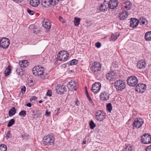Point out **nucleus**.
Wrapping results in <instances>:
<instances>
[{
  "mask_svg": "<svg viewBox=\"0 0 151 151\" xmlns=\"http://www.w3.org/2000/svg\"><path fill=\"white\" fill-rule=\"evenodd\" d=\"M127 12L125 11L122 12L119 14V18L121 20H123L126 19L127 17Z\"/></svg>",
  "mask_w": 151,
  "mask_h": 151,
  "instance_id": "nucleus-22",
  "label": "nucleus"
},
{
  "mask_svg": "<svg viewBox=\"0 0 151 151\" xmlns=\"http://www.w3.org/2000/svg\"><path fill=\"white\" fill-rule=\"evenodd\" d=\"M54 137L51 135L45 136L43 139V144L45 145H52L54 142Z\"/></svg>",
  "mask_w": 151,
  "mask_h": 151,
  "instance_id": "nucleus-4",
  "label": "nucleus"
},
{
  "mask_svg": "<svg viewBox=\"0 0 151 151\" xmlns=\"http://www.w3.org/2000/svg\"><path fill=\"white\" fill-rule=\"evenodd\" d=\"M51 5L54 6L58 3V0H49Z\"/></svg>",
  "mask_w": 151,
  "mask_h": 151,
  "instance_id": "nucleus-35",
  "label": "nucleus"
},
{
  "mask_svg": "<svg viewBox=\"0 0 151 151\" xmlns=\"http://www.w3.org/2000/svg\"><path fill=\"white\" fill-rule=\"evenodd\" d=\"M15 120L13 119H11L8 122L7 125V126L9 127H10L12 126L14 123Z\"/></svg>",
  "mask_w": 151,
  "mask_h": 151,
  "instance_id": "nucleus-36",
  "label": "nucleus"
},
{
  "mask_svg": "<svg viewBox=\"0 0 151 151\" xmlns=\"http://www.w3.org/2000/svg\"><path fill=\"white\" fill-rule=\"evenodd\" d=\"M146 85L145 84L142 83V90H145L146 89Z\"/></svg>",
  "mask_w": 151,
  "mask_h": 151,
  "instance_id": "nucleus-52",
  "label": "nucleus"
},
{
  "mask_svg": "<svg viewBox=\"0 0 151 151\" xmlns=\"http://www.w3.org/2000/svg\"><path fill=\"white\" fill-rule=\"evenodd\" d=\"M56 90L58 94H64L66 92V88L63 85H57L56 87Z\"/></svg>",
  "mask_w": 151,
  "mask_h": 151,
  "instance_id": "nucleus-15",
  "label": "nucleus"
},
{
  "mask_svg": "<svg viewBox=\"0 0 151 151\" xmlns=\"http://www.w3.org/2000/svg\"><path fill=\"white\" fill-rule=\"evenodd\" d=\"M140 140H141V141H142V139H141Z\"/></svg>",
  "mask_w": 151,
  "mask_h": 151,
  "instance_id": "nucleus-62",
  "label": "nucleus"
},
{
  "mask_svg": "<svg viewBox=\"0 0 151 151\" xmlns=\"http://www.w3.org/2000/svg\"><path fill=\"white\" fill-rule=\"evenodd\" d=\"M43 27L46 29H49L51 27V24L49 20L44 19L42 22Z\"/></svg>",
  "mask_w": 151,
  "mask_h": 151,
  "instance_id": "nucleus-17",
  "label": "nucleus"
},
{
  "mask_svg": "<svg viewBox=\"0 0 151 151\" xmlns=\"http://www.w3.org/2000/svg\"><path fill=\"white\" fill-rule=\"evenodd\" d=\"M101 44L99 42H97L95 44V46L98 48H99L101 47Z\"/></svg>",
  "mask_w": 151,
  "mask_h": 151,
  "instance_id": "nucleus-49",
  "label": "nucleus"
},
{
  "mask_svg": "<svg viewBox=\"0 0 151 151\" xmlns=\"http://www.w3.org/2000/svg\"><path fill=\"white\" fill-rule=\"evenodd\" d=\"M90 69L94 73L96 74L101 70V65L98 62H94L92 63Z\"/></svg>",
  "mask_w": 151,
  "mask_h": 151,
  "instance_id": "nucleus-3",
  "label": "nucleus"
},
{
  "mask_svg": "<svg viewBox=\"0 0 151 151\" xmlns=\"http://www.w3.org/2000/svg\"><path fill=\"white\" fill-rule=\"evenodd\" d=\"M139 23L138 20L137 18H132L130 19V26L132 28L136 27Z\"/></svg>",
  "mask_w": 151,
  "mask_h": 151,
  "instance_id": "nucleus-16",
  "label": "nucleus"
},
{
  "mask_svg": "<svg viewBox=\"0 0 151 151\" xmlns=\"http://www.w3.org/2000/svg\"><path fill=\"white\" fill-rule=\"evenodd\" d=\"M127 82L128 85L131 86H134L138 83V79L135 76H132L128 78Z\"/></svg>",
  "mask_w": 151,
  "mask_h": 151,
  "instance_id": "nucleus-6",
  "label": "nucleus"
},
{
  "mask_svg": "<svg viewBox=\"0 0 151 151\" xmlns=\"http://www.w3.org/2000/svg\"><path fill=\"white\" fill-rule=\"evenodd\" d=\"M7 147L4 144L0 145V151H6Z\"/></svg>",
  "mask_w": 151,
  "mask_h": 151,
  "instance_id": "nucleus-32",
  "label": "nucleus"
},
{
  "mask_svg": "<svg viewBox=\"0 0 151 151\" xmlns=\"http://www.w3.org/2000/svg\"><path fill=\"white\" fill-rule=\"evenodd\" d=\"M59 20L61 21L63 23V18L61 17H59Z\"/></svg>",
  "mask_w": 151,
  "mask_h": 151,
  "instance_id": "nucleus-55",
  "label": "nucleus"
},
{
  "mask_svg": "<svg viewBox=\"0 0 151 151\" xmlns=\"http://www.w3.org/2000/svg\"><path fill=\"white\" fill-rule=\"evenodd\" d=\"M110 94L108 91L102 92L100 95V99L103 101H106L109 98Z\"/></svg>",
  "mask_w": 151,
  "mask_h": 151,
  "instance_id": "nucleus-9",
  "label": "nucleus"
},
{
  "mask_svg": "<svg viewBox=\"0 0 151 151\" xmlns=\"http://www.w3.org/2000/svg\"><path fill=\"white\" fill-rule=\"evenodd\" d=\"M101 88V84L99 82H96L92 86L91 90L94 93H96L100 91Z\"/></svg>",
  "mask_w": 151,
  "mask_h": 151,
  "instance_id": "nucleus-11",
  "label": "nucleus"
},
{
  "mask_svg": "<svg viewBox=\"0 0 151 151\" xmlns=\"http://www.w3.org/2000/svg\"><path fill=\"white\" fill-rule=\"evenodd\" d=\"M146 66V64L144 61L142 62V68H145Z\"/></svg>",
  "mask_w": 151,
  "mask_h": 151,
  "instance_id": "nucleus-51",
  "label": "nucleus"
},
{
  "mask_svg": "<svg viewBox=\"0 0 151 151\" xmlns=\"http://www.w3.org/2000/svg\"><path fill=\"white\" fill-rule=\"evenodd\" d=\"M145 151H151V145L147 147L145 149Z\"/></svg>",
  "mask_w": 151,
  "mask_h": 151,
  "instance_id": "nucleus-48",
  "label": "nucleus"
},
{
  "mask_svg": "<svg viewBox=\"0 0 151 151\" xmlns=\"http://www.w3.org/2000/svg\"><path fill=\"white\" fill-rule=\"evenodd\" d=\"M95 115V119L99 121H101L105 118L106 114L103 111H98L96 112Z\"/></svg>",
  "mask_w": 151,
  "mask_h": 151,
  "instance_id": "nucleus-8",
  "label": "nucleus"
},
{
  "mask_svg": "<svg viewBox=\"0 0 151 151\" xmlns=\"http://www.w3.org/2000/svg\"><path fill=\"white\" fill-rule=\"evenodd\" d=\"M42 114V111L40 110H37L36 111V113L34 114V117H38Z\"/></svg>",
  "mask_w": 151,
  "mask_h": 151,
  "instance_id": "nucleus-31",
  "label": "nucleus"
},
{
  "mask_svg": "<svg viewBox=\"0 0 151 151\" xmlns=\"http://www.w3.org/2000/svg\"><path fill=\"white\" fill-rule=\"evenodd\" d=\"M29 3L32 6L36 7L40 3V0H30Z\"/></svg>",
  "mask_w": 151,
  "mask_h": 151,
  "instance_id": "nucleus-20",
  "label": "nucleus"
},
{
  "mask_svg": "<svg viewBox=\"0 0 151 151\" xmlns=\"http://www.w3.org/2000/svg\"><path fill=\"white\" fill-rule=\"evenodd\" d=\"M142 83H139L136 86L135 90L138 92H141L142 88Z\"/></svg>",
  "mask_w": 151,
  "mask_h": 151,
  "instance_id": "nucleus-34",
  "label": "nucleus"
},
{
  "mask_svg": "<svg viewBox=\"0 0 151 151\" xmlns=\"http://www.w3.org/2000/svg\"><path fill=\"white\" fill-rule=\"evenodd\" d=\"M13 1L19 3L22 2L23 0H13Z\"/></svg>",
  "mask_w": 151,
  "mask_h": 151,
  "instance_id": "nucleus-54",
  "label": "nucleus"
},
{
  "mask_svg": "<svg viewBox=\"0 0 151 151\" xmlns=\"http://www.w3.org/2000/svg\"><path fill=\"white\" fill-rule=\"evenodd\" d=\"M26 105L29 107H31V104L30 103H29L26 104Z\"/></svg>",
  "mask_w": 151,
  "mask_h": 151,
  "instance_id": "nucleus-56",
  "label": "nucleus"
},
{
  "mask_svg": "<svg viewBox=\"0 0 151 151\" xmlns=\"http://www.w3.org/2000/svg\"><path fill=\"white\" fill-rule=\"evenodd\" d=\"M75 105H76L77 106H78V100H77L75 102Z\"/></svg>",
  "mask_w": 151,
  "mask_h": 151,
  "instance_id": "nucleus-57",
  "label": "nucleus"
},
{
  "mask_svg": "<svg viewBox=\"0 0 151 151\" xmlns=\"http://www.w3.org/2000/svg\"><path fill=\"white\" fill-rule=\"evenodd\" d=\"M27 12L30 15H32L35 13L34 11L31 10L29 8L27 9Z\"/></svg>",
  "mask_w": 151,
  "mask_h": 151,
  "instance_id": "nucleus-44",
  "label": "nucleus"
},
{
  "mask_svg": "<svg viewBox=\"0 0 151 151\" xmlns=\"http://www.w3.org/2000/svg\"><path fill=\"white\" fill-rule=\"evenodd\" d=\"M20 116H22L24 117L26 115V112L25 111L23 110L21 111L19 114Z\"/></svg>",
  "mask_w": 151,
  "mask_h": 151,
  "instance_id": "nucleus-41",
  "label": "nucleus"
},
{
  "mask_svg": "<svg viewBox=\"0 0 151 151\" xmlns=\"http://www.w3.org/2000/svg\"><path fill=\"white\" fill-rule=\"evenodd\" d=\"M86 93L87 97V98L88 101H89V102L92 105H94V103L93 102V101L92 100L91 97L89 95L87 91H86Z\"/></svg>",
  "mask_w": 151,
  "mask_h": 151,
  "instance_id": "nucleus-29",
  "label": "nucleus"
},
{
  "mask_svg": "<svg viewBox=\"0 0 151 151\" xmlns=\"http://www.w3.org/2000/svg\"><path fill=\"white\" fill-rule=\"evenodd\" d=\"M143 121H142V124H143Z\"/></svg>",
  "mask_w": 151,
  "mask_h": 151,
  "instance_id": "nucleus-61",
  "label": "nucleus"
},
{
  "mask_svg": "<svg viewBox=\"0 0 151 151\" xmlns=\"http://www.w3.org/2000/svg\"><path fill=\"white\" fill-rule=\"evenodd\" d=\"M37 99V98L35 96H33L31 97L30 99V101H32V100H35Z\"/></svg>",
  "mask_w": 151,
  "mask_h": 151,
  "instance_id": "nucleus-50",
  "label": "nucleus"
},
{
  "mask_svg": "<svg viewBox=\"0 0 151 151\" xmlns=\"http://www.w3.org/2000/svg\"><path fill=\"white\" fill-rule=\"evenodd\" d=\"M50 112H47V111L46 112L45 115L47 117H49L50 116Z\"/></svg>",
  "mask_w": 151,
  "mask_h": 151,
  "instance_id": "nucleus-53",
  "label": "nucleus"
},
{
  "mask_svg": "<svg viewBox=\"0 0 151 151\" xmlns=\"http://www.w3.org/2000/svg\"><path fill=\"white\" fill-rule=\"evenodd\" d=\"M16 109L14 107H12L9 111V115L10 116H12L14 115L16 113Z\"/></svg>",
  "mask_w": 151,
  "mask_h": 151,
  "instance_id": "nucleus-26",
  "label": "nucleus"
},
{
  "mask_svg": "<svg viewBox=\"0 0 151 151\" xmlns=\"http://www.w3.org/2000/svg\"><path fill=\"white\" fill-rule=\"evenodd\" d=\"M108 6L107 5L106 1V0L104 1V3L103 4H101L99 7L98 8L100 11L102 12H105L107 10V9L109 8Z\"/></svg>",
  "mask_w": 151,
  "mask_h": 151,
  "instance_id": "nucleus-19",
  "label": "nucleus"
},
{
  "mask_svg": "<svg viewBox=\"0 0 151 151\" xmlns=\"http://www.w3.org/2000/svg\"><path fill=\"white\" fill-rule=\"evenodd\" d=\"M122 6L123 9L125 10H128L130 9L132 4L129 1H126L122 4Z\"/></svg>",
  "mask_w": 151,
  "mask_h": 151,
  "instance_id": "nucleus-18",
  "label": "nucleus"
},
{
  "mask_svg": "<svg viewBox=\"0 0 151 151\" xmlns=\"http://www.w3.org/2000/svg\"><path fill=\"white\" fill-rule=\"evenodd\" d=\"M141 120L140 119L139 120L138 119L135 120L133 123V127H134V126L137 128H139L142 126Z\"/></svg>",
  "mask_w": 151,
  "mask_h": 151,
  "instance_id": "nucleus-21",
  "label": "nucleus"
},
{
  "mask_svg": "<svg viewBox=\"0 0 151 151\" xmlns=\"http://www.w3.org/2000/svg\"><path fill=\"white\" fill-rule=\"evenodd\" d=\"M141 64H142V61L141 60H139V62H138L137 64V67L138 68L141 69Z\"/></svg>",
  "mask_w": 151,
  "mask_h": 151,
  "instance_id": "nucleus-46",
  "label": "nucleus"
},
{
  "mask_svg": "<svg viewBox=\"0 0 151 151\" xmlns=\"http://www.w3.org/2000/svg\"><path fill=\"white\" fill-rule=\"evenodd\" d=\"M76 81L72 80L70 81L67 84L68 89L71 91H75L76 90Z\"/></svg>",
  "mask_w": 151,
  "mask_h": 151,
  "instance_id": "nucleus-14",
  "label": "nucleus"
},
{
  "mask_svg": "<svg viewBox=\"0 0 151 151\" xmlns=\"http://www.w3.org/2000/svg\"><path fill=\"white\" fill-rule=\"evenodd\" d=\"M28 62L27 60H23L19 63V64L21 67H27L28 65Z\"/></svg>",
  "mask_w": 151,
  "mask_h": 151,
  "instance_id": "nucleus-25",
  "label": "nucleus"
},
{
  "mask_svg": "<svg viewBox=\"0 0 151 151\" xmlns=\"http://www.w3.org/2000/svg\"><path fill=\"white\" fill-rule=\"evenodd\" d=\"M69 54L66 51L62 50L60 52L58 55V60L60 61L67 60L69 58Z\"/></svg>",
  "mask_w": 151,
  "mask_h": 151,
  "instance_id": "nucleus-2",
  "label": "nucleus"
},
{
  "mask_svg": "<svg viewBox=\"0 0 151 151\" xmlns=\"http://www.w3.org/2000/svg\"><path fill=\"white\" fill-rule=\"evenodd\" d=\"M78 60L76 59H73L68 63L69 65H73L78 63Z\"/></svg>",
  "mask_w": 151,
  "mask_h": 151,
  "instance_id": "nucleus-33",
  "label": "nucleus"
},
{
  "mask_svg": "<svg viewBox=\"0 0 151 151\" xmlns=\"http://www.w3.org/2000/svg\"><path fill=\"white\" fill-rule=\"evenodd\" d=\"M16 71L17 74L19 76H22L24 74L23 72L22 69H21V71L19 69H17L16 70Z\"/></svg>",
  "mask_w": 151,
  "mask_h": 151,
  "instance_id": "nucleus-37",
  "label": "nucleus"
},
{
  "mask_svg": "<svg viewBox=\"0 0 151 151\" xmlns=\"http://www.w3.org/2000/svg\"><path fill=\"white\" fill-rule=\"evenodd\" d=\"M145 38L146 41L151 40V31H148L146 33Z\"/></svg>",
  "mask_w": 151,
  "mask_h": 151,
  "instance_id": "nucleus-24",
  "label": "nucleus"
},
{
  "mask_svg": "<svg viewBox=\"0 0 151 151\" xmlns=\"http://www.w3.org/2000/svg\"><path fill=\"white\" fill-rule=\"evenodd\" d=\"M106 108L107 110L110 112L112 109L111 104L110 103L108 104L106 106Z\"/></svg>",
  "mask_w": 151,
  "mask_h": 151,
  "instance_id": "nucleus-42",
  "label": "nucleus"
},
{
  "mask_svg": "<svg viewBox=\"0 0 151 151\" xmlns=\"http://www.w3.org/2000/svg\"><path fill=\"white\" fill-rule=\"evenodd\" d=\"M144 92V91H142V93H143V92Z\"/></svg>",
  "mask_w": 151,
  "mask_h": 151,
  "instance_id": "nucleus-60",
  "label": "nucleus"
},
{
  "mask_svg": "<svg viewBox=\"0 0 151 151\" xmlns=\"http://www.w3.org/2000/svg\"><path fill=\"white\" fill-rule=\"evenodd\" d=\"M42 102H43V101H42V100H40V101H39V103H42Z\"/></svg>",
  "mask_w": 151,
  "mask_h": 151,
  "instance_id": "nucleus-59",
  "label": "nucleus"
},
{
  "mask_svg": "<svg viewBox=\"0 0 151 151\" xmlns=\"http://www.w3.org/2000/svg\"><path fill=\"white\" fill-rule=\"evenodd\" d=\"M86 140H84L83 142V144H85L86 143Z\"/></svg>",
  "mask_w": 151,
  "mask_h": 151,
  "instance_id": "nucleus-58",
  "label": "nucleus"
},
{
  "mask_svg": "<svg viewBox=\"0 0 151 151\" xmlns=\"http://www.w3.org/2000/svg\"><path fill=\"white\" fill-rule=\"evenodd\" d=\"M114 85L117 90L122 91L125 87V83L122 80H119L114 83Z\"/></svg>",
  "mask_w": 151,
  "mask_h": 151,
  "instance_id": "nucleus-5",
  "label": "nucleus"
},
{
  "mask_svg": "<svg viewBox=\"0 0 151 151\" xmlns=\"http://www.w3.org/2000/svg\"><path fill=\"white\" fill-rule=\"evenodd\" d=\"M106 77L109 81H114L117 77V74L114 72H110L106 74Z\"/></svg>",
  "mask_w": 151,
  "mask_h": 151,
  "instance_id": "nucleus-12",
  "label": "nucleus"
},
{
  "mask_svg": "<svg viewBox=\"0 0 151 151\" xmlns=\"http://www.w3.org/2000/svg\"><path fill=\"white\" fill-rule=\"evenodd\" d=\"M90 128L91 129H93L96 127V124L94 123L93 121L91 120L90 123Z\"/></svg>",
  "mask_w": 151,
  "mask_h": 151,
  "instance_id": "nucleus-38",
  "label": "nucleus"
},
{
  "mask_svg": "<svg viewBox=\"0 0 151 151\" xmlns=\"http://www.w3.org/2000/svg\"><path fill=\"white\" fill-rule=\"evenodd\" d=\"M32 72L33 74L35 76H40L42 78H44L45 77L44 69L41 66L35 67L32 69Z\"/></svg>",
  "mask_w": 151,
  "mask_h": 151,
  "instance_id": "nucleus-1",
  "label": "nucleus"
},
{
  "mask_svg": "<svg viewBox=\"0 0 151 151\" xmlns=\"http://www.w3.org/2000/svg\"><path fill=\"white\" fill-rule=\"evenodd\" d=\"M6 137L7 139L11 137V134L10 131L9 130L7 131L6 133Z\"/></svg>",
  "mask_w": 151,
  "mask_h": 151,
  "instance_id": "nucleus-40",
  "label": "nucleus"
},
{
  "mask_svg": "<svg viewBox=\"0 0 151 151\" xmlns=\"http://www.w3.org/2000/svg\"><path fill=\"white\" fill-rule=\"evenodd\" d=\"M52 94V91L50 90H49L47 92L46 96H48L50 97L51 96Z\"/></svg>",
  "mask_w": 151,
  "mask_h": 151,
  "instance_id": "nucleus-45",
  "label": "nucleus"
},
{
  "mask_svg": "<svg viewBox=\"0 0 151 151\" xmlns=\"http://www.w3.org/2000/svg\"><path fill=\"white\" fill-rule=\"evenodd\" d=\"M119 2L117 0H111L109 3L107 2L108 8L113 9L116 8L118 5Z\"/></svg>",
  "mask_w": 151,
  "mask_h": 151,
  "instance_id": "nucleus-13",
  "label": "nucleus"
},
{
  "mask_svg": "<svg viewBox=\"0 0 151 151\" xmlns=\"http://www.w3.org/2000/svg\"><path fill=\"white\" fill-rule=\"evenodd\" d=\"M144 137L142 138V143L149 144L151 143V135L145 133L143 134Z\"/></svg>",
  "mask_w": 151,
  "mask_h": 151,
  "instance_id": "nucleus-10",
  "label": "nucleus"
},
{
  "mask_svg": "<svg viewBox=\"0 0 151 151\" xmlns=\"http://www.w3.org/2000/svg\"><path fill=\"white\" fill-rule=\"evenodd\" d=\"M124 150V151H132V148L130 145H128L125 147Z\"/></svg>",
  "mask_w": 151,
  "mask_h": 151,
  "instance_id": "nucleus-39",
  "label": "nucleus"
},
{
  "mask_svg": "<svg viewBox=\"0 0 151 151\" xmlns=\"http://www.w3.org/2000/svg\"><path fill=\"white\" fill-rule=\"evenodd\" d=\"M26 88L25 86H24L22 87L21 90V92L22 94H23L26 91Z\"/></svg>",
  "mask_w": 151,
  "mask_h": 151,
  "instance_id": "nucleus-47",
  "label": "nucleus"
},
{
  "mask_svg": "<svg viewBox=\"0 0 151 151\" xmlns=\"http://www.w3.org/2000/svg\"><path fill=\"white\" fill-rule=\"evenodd\" d=\"M80 20L81 19L80 18L77 17H75L73 21L75 25L76 26H78V25L80 24Z\"/></svg>",
  "mask_w": 151,
  "mask_h": 151,
  "instance_id": "nucleus-28",
  "label": "nucleus"
},
{
  "mask_svg": "<svg viewBox=\"0 0 151 151\" xmlns=\"http://www.w3.org/2000/svg\"><path fill=\"white\" fill-rule=\"evenodd\" d=\"M10 44V40L6 37H2L0 40V47L3 49L7 48Z\"/></svg>",
  "mask_w": 151,
  "mask_h": 151,
  "instance_id": "nucleus-7",
  "label": "nucleus"
},
{
  "mask_svg": "<svg viewBox=\"0 0 151 151\" xmlns=\"http://www.w3.org/2000/svg\"><path fill=\"white\" fill-rule=\"evenodd\" d=\"M41 3L42 6L45 7H47L51 5L49 0H42Z\"/></svg>",
  "mask_w": 151,
  "mask_h": 151,
  "instance_id": "nucleus-23",
  "label": "nucleus"
},
{
  "mask_svg": "<svg viewBox=\"0 0 151 151\" xmlns=\"http://www.w3.org/2000/svg\"><path fill=\"white\" fill-rule=\"evenodd\" d=\"M11 70L10 66H8L4 72L5 76H9L11 73Z\"/></svg>",
  "mask_w": 151,
  "mask_h": 151,
  "instance_id": "nucleus-27",
  "label": "nucleus"
},
{
  "mask_svg": "<svg viewBox=\"0 0 151 151\" xmlns=\"http://www.w3.org/2000/svg\"><path fill=\"white\" fill-rule=\"evenodd\" d=\"M119 37V34H117L116 35H112L111 37L109 38L110 41H114Z\"/></svg>",
  "mask_w": 151,
  "mask_h": 151,
  "instance_id": "nucleus-30",
  "label": "nucleus"
},
{
  "mask_svg": "<svg viewBox=\"0 0 151 151\" xmlns=\"http://www.w3.org/2000/svg\"><path fill=\"white\" fill-rule=\"evenodd\" d=\"M147 23V20L145 18L142 17V24L146 25Z\"/></svg>",
  "mask_w": 151,
  "mask_h": 151,
  "instance_id": "nucleus-43",
  "label": "nucleus"
}]
</instances>
